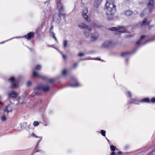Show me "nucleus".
I'll list each match as a JSON object with an SVG mask.
<instances>
[{
	"label": "nucleus",
	"mask_w": 155,
	"mask_h": 155,
	"mask_svg": "<svg viewBox=\"0 0 155 155\" xmlns=\"http://www.w3.org/2000/svg\"><path fill=\"white\" fill-rule=\"evenodd\" d=\"M105 6L107 19L108 20L113 19L116 11V6L114 4V0H107Z\"/></svg>",
	"instance_id": "obj_1"
},
{
	"label": "nucleus",
	"mask_w": 155,
	"mask_h": 155,
	"mask_svg": "<svg viewBox=\"0 0 155 155\" xmlns=\"http://www.w3.org/2000/svg\"><path fill=\"white\" fill-rule=\"evenodd\" d=\"M8 81L10 83L12 88H15L18 87V83L19 81L18 78L11 77L8 79Z\"/></svg>",
	"instance_id": "obj_2"
},
{
	"label": "nucleus",
	"mask_w": 155,
	"mask_h": 155,
	"mask_svg": "<svg viewBox=\"0 0 155 155\" xmlns=\"http://www.w3.org/2000/svg\"><path fill=\"white\" fill-rule=\"evenodd\" d=\"M109 30L112 31H116L115 33L116 35H119L121 33H124L125 31V29L124 27L122 26L111 27L109 28Z\"/></svg>",
	"instance_id": "obj_3"
},
{
	"label": "nucleus",
	"mask_w": 155,
	"mask_h": 155,
	"mask_svg": "<svg viewBox=\"0 0 155 155\" xmlns=\"http://www.w3.org/2000/svg\"><path fill=\"white\" fill-rule=\"evenodd\" d=\"M8 97L9 99L12 98L14 101H18L19 102L20 97L18 96L17 93L14 91H12L8 94Z\"/></svg>",
	"instance_id": "obj_4"
},
{
	"label": "nucleus",
	"mask_w": 155,
	"mask_h": 155,
	"mask_svg": "<svg viewBox=\"0 0 155 155\" xmlns=\"http://www.w3.org/2000/svg\"><path fill=\"white\" fill-rule=\"evenodd\" d=\"M41 91H42L44 92H47L49 89V87L48 85H44L43 84H41L39 85Z\"/></svg>",
	"instance_id": "obj_5"
},
{
	"label": "nucleus",
	"mask_w": 155,
	"mask_h": 155,
	"mask_svg": "<svg viewBox=\"0 0 155 155\" xmlns=\"http://www.w3.org/2000/svg\"><path fill=\"white\" fill-rule=\"evenodd\" d=\"M78 26L79 28H81L87 29L90 31H91V28L90 27H88L87 25L84 23L80 22L79 23Z\"/></svg>",
	"instance_id": "obj_6"
},
{
	"label": "nucleus",
	"mask_w": 155,
	"mask_h": 155,
	"mask_svg": "<svg viewBox=\"0 0 155 155\" xmlns=\"http://www.w3.org/2000/svg\"><path fill=\"white\" fill-rule=\"evenodd\" d=\"M87 13L88 10L87 8L84 9L82 12V15L83 17L86 21H89V20L88 18V15H87Z\"/></svg>",
	"instance_id": "obj_7"
},
{
	"label": "nucleus",
	"mask_w": 155,
	"mask_h": 155,
	"mask_svg": "<svg viewBox=\"0 0 155 155\" xmlns=\"http://www.w3.org/2000/svg\"><path fill=\"white\" fill-rule=\"evenodd\" d=\"M32 72H33V77H38V78L41 77V78H42L44 80H46L47 78V77H46L45 76H42L39 74L38 73L36 72L35 69H34L33 70Z\"/></svg>",
	"instance_id": "obj_8"
},
{
	"label": "nucleus",
	"mask_w": 155,
	"mask_h": 155,
	"mask_svg": "<svg viewBox=\"0 0 155 155\" xmlns=\"http://www.w3.org/2000/svg\"><path fill=\"white\" fill-rule=\"evenodd\" d=\"M154 4V1L153 0H150L149 1V2L147 5V8L149 10L150 12H151L153 8Z\"/></svg>",
	"instance_id": "obj_9"
},
{
	"label": "nucleus",
	"mask_w": 155,
	"mask_h": 155,
	"mask_svg": "<svg viewBox=\"0 0 155 155\" xmlns=\"http://www.w3.org/2000/svg\"><path fill=\"white\" fill-rule=\"evenodd\" d=\"M34 33L33 32H31L28 33L27 35H25L24 37L29 40H31V38L34 37Z\"/></svg>",
	"instance_id": "obj_10"
},
{
	"label": "nucleus",
	"mask_w": 155,
	"mask_h": 155,
	"mask_svg": "<svg viewBox=\"0 0 155 155\" xmlns=\"http://www.w3.org/2000/svg\"><path fill=\"white\" fill-rule=\"evenodd\" d=\"M99 34L97 32H95L91 35V40L92 41H94L96 40L99 37Z\"/></svg>",
	"instance_id": "obj_11"
},
{
	"label": "nucleus",
	"mask_w": 155,
	"mask_h": 155,
	"mask_svg": "<svg viewBox=\"0 0 155 155\" xmlns=\"http://www.w3.org/2000/svg\"><path fill=\"white\" fill-rule=\"evenodd\" d=\"M57 8L58 11L63 12L64 10V8L63 6L61 4V2H59L57 4Z\"/></svg>",
	"instance_id": "obj_12"
},
{
	"label": "nucleus",
	"mask_w": 155,
	"mask_h": 155,
	"mask_svg": "<svg viewBox=\"0 0 155 155\" xmlns=\"http://www.w3.org/2000/svg\"><path fill=\"white\" fill-rule=\"evenodd\" d=\"M12 108L11 107V104H8V106H6L5 109L4 110L5 112H6L8 114L9 112H11L12 111Z\"/></svg>",
	"instance_id": "obj_13"
},
{
	"label": "nucleus",
	"mask_w": 155,
	"mask_h": 155,
	"mask_svg": "<svg viewBox=\"0 0 155 155\" xmlns=\"http://www.w3.org/2000/svg\"><path fill=\"white\" fill-rule=\"evenodd\" d=\"M34 91L35 95H38L39 93H40V91H41L39 86H38L37 87L35 88Z\"/></svg>",
	"instance_id": "obj_14"
},
{
	"label": "nucleus",
	"mask_w": 155,
	"mask_h": 155,
	"mask_svg": "<svg viewBox=\"0 0 155 155\" xmlns=\"http://www.w3.org/2000/svg\"><path fill=\"white\" fill-rule=\"evenodd\" d=\"M112 44L110 41H106L104 42L102 45V46L104 47L107 48L110 46Z\"/></svg>",
	"instance_id": "obj_15"
},
{
	"label": "nucleus",
	"mask_w": 155,
	"mask_h": 155,
	"mask_svg": "<svg viewBox=\"0 0 155 155\" xmlns=\"http://www.w3.org/2000/svg\"><path fill=\"white\" fill-rule=\"evenodd\" d=\"M140 101L142 102L149 103L150 101L148 98L147 97L142 99Z\"/></svg>",
	"instance_id": "obj_16"
},
{
	"label": "nucleus",
	"mask_w": 155,
	"mask_h": 155,
	"mask_svg": "<svg viewBox=\"0 0 155 155\" xmlns=\"http://www.w3.org/2000/svg\"><path fill=\"white\" fill-rule=\"evenodd\" d=\"M70 86L73 87H76L80 86V84L78 82H76L75 83L73 84H71Z\"/></svg>",
	"instance_id": "obj_17"
},
{
	"label": "nucleus",
	"mask_w": 155,
	"mask_h": 155,
	"mask_svg": "<svg viewBox=\"0 0 155 155\" xmlns=\"http://www.w3.org/2000/svg\"><path fill=\"white\" fill-rule=\"evenodd\" d=\"M131 53V52H124L121 54V56L122 57H127L128 55V54H130Z\"/></svg>",
	"instance_id": "obj_18"
},
{
	"label": "nucleus",
	"mask_w": 155,
	"mask_h": 155,
	"mask_svg": "<svg viewBox=\"0 0 155 155\" xmlns=\"http://www.w3.org/2000/svg\"><path fill=\"white\" fill-rule=\"evenodd\" d=\"M125 15L127 16H130L133 14V12L131 11H127L125 12Z\"/></svg>",
	"instance_id": "obj_19"
},
{
	"label": "nucleus",
	"mask_w": 155,
	"mask_h": 155,
	"mask_svg": "<svg viewBox=\"0 0 155 155\" xmlns=\"http://www.w3.org/2000/svg\"><path fill=\"white\" fill-rule=\"evenodd\" d=\"M147 24V18H145L144 20L143 21L141 24V26H143L146 25Z\"/></svg>",
	"instance_id": "obj_20"
},
{
	"label": "nucleus",
	"mask_w": 155,
	"mask_h": 155,
	"mask_svg": "<svg viewBox=\"0 0 155 155\" xmlns=\"http://www.w3.org/2000/svg\"><path fill=\"white\" fill-rule=\"evenodd\" d=\"M146 37V36L145 35H142L141 36V37L140 38V39L137 41V42L136 43V44L137 45H138V44H140V43L141 40L144 37Z\"/></svg>",
	"instance_id": "obj_21"
},
{
	"label": "nucleus",
	"mask_w": 155,
	"mask_h": 155,
	"mask_svg": "<svg viewBox=\"0 0 155 155\" xmlns=\"http://www.w3.org/2000/svg\"><path fill=\"white\" fill-rule=\"evenodd\" d=\"M88 31H87V30H86L84 31V35L86 37H88L89 36L91 31H90L88 29Z\"/></svg>",
	"instance_id": "obj_22"
},
{
	"label": "nucleus",
	"mask_w": 155,
	"mask_h": 155,
	"mask_svg": "<svg viewBox=\"0 0 155 155\" xmlns=\"http://www.w3.org/2000/svg\"><path fill=\"white\" fill-rule=\"evenodd\" d=\"M110 147L111 150L113 151V152H114L116 149L117 150V149L115 146H114L113 145H110Z\"/></svg>",
	"instance_id": "obj_23"
},
{
	"label": "nucleus",
	"mask_w": 155,
	"mask_h": 155,
	"mask_svg": "<svg viewBox=\"0 0 155 155\" xmlns=\"http://www.w3.org/2000/svg\"><path fill=\"white\" fill-rule=\"evenodd\" d=\"M59 12L58 11V14H59V16L60 18H61V17H62V16H65V14L64 13H62L61 12Z\"/></svg>",
	"instance_id": "obj_24"
},
{
	"label": "nucleus",
	"mask_w": 155,
	"mask_h": 155,
	"mask_svg": "<svg viewBox=\"0 0 155 155\" xmlns=\"http://www.w3.org/2000/svg\"><path fill=\"white\" fill-rule=\"evenodd\" d=\"M67 45V41L66 40H65L63 41V45L64 48H66Z\"/></svg>",
	"instance_id": "obj_25"
},
{
	"label": "nucleus",
	"mask_w": 155,
	"mask_h": 155,
	"mask_svg": "<svg viewBox=\"0 0 155 155\" xmlns=\"http://www.w3.org/2000/svg\"><path fill=\"white\" fill-rule=\"evenodd\" d=\"M1 119L3 121H5L6 119L5 116L4 115H3L1 117Z\"/></svg>",
	"instance_id": "obj_26"
},
{
	"label": "nucleus",
	"mask_w": 155,
	"mask_h": 155,
	"mask_svg": "<svg viewBox=\"0 0 155 155\" xmlns=\"http://www.w3.org/2000/svg\"><path fill=\"white\" fill-rule=\"evenodd\" d=\"M101 133L103 136L104 137L105 136L106 131L105 130H101Z\"/></svg>",
	"instance_id": "obj_27"
},
{
	"label": "nucleus",
	"mask_w": 155,
	"mask_h": 155,
	"mask_svg": "<svg viewBox=\"0 0 155 155\" xmlns=\"http://www.w3.org/2000/svg\"><path fill=\"white\" fill-rule=\"evenodd\" d=\"M155 38L154 39H149L148 40H147L144 43H143L142 44L143 45H144L146 44V43H147L148 42H150V41L155 40Z\"/></svg>",
	"instance_id": "obj_28"
},
{
	"label": "nucleus",
	"mask_w": 155,
	"mask_h": 155,
	"mask_svg": "<svg viewBox=\"0 0 155 155\" xmlns=\"http://www.w3.org/2000/svg\"><path fill=\"white\" fill-rule=\"evenodd\" d=\"M33 125L34 126H37L39 125V123L36 121H35L33 124Z\"/></svg>",
	"instance_id": "obj_29"
},
{
	"label": "nucleus",
	"mask_w": 155,
	"mask_h": 155,
	"mask_svg": "<svg viewBox=\"0 0 155 155\" xmlns=\"http://www.w3.org/2000/svg\"><path fill=\"white\" fill-rule=\"evenodd\" d=\"M35 137L36 138H41L40 140L38 141V142L37 143V146H38V145L39 142L41 140V139H42V137H38V136H37L36 135Z\"/></svg>",
	"instance_id": "obj_30"
},
{
	"label": "nucleus",
	"mask_w": 155,
	"mask_h": 155,
	"mask_svg": "<svg viewBox=\"0 0 155 155\" xmlns=\"http://www.w3.org/2000/svg\"><path fill=\"white\" fill-rule=\"evenodd\" d=\"M150 101L152 103H155V97L152 98Z\"/></svg>",
	"instance_id": "obj_31"
},
{
	"label": "nucleus",
	"mask_w": 155,
	"mask_h": 155,
	"mask_svg": "<svg viewBox=\"0 0 155 155\" xmlns=\"http://www.w3.org/2000/svg\"><path fill=\"white\" fill-rule=\"evenodd\" d=\"M54 81V79L53 78L50 79L49 80V81L50 83H53Z\"/></svg>",
	"instance_id": "obj_32"
},
{
	"label": "nucleus",
	"mask_w": 155,
	"mask_h": 155,
	"mask_svg": "<svg viewBox=\"0 0 155 155\" xmlns=\"http://www.w3.org/2000/svg\"><path fill=\"white\" fill-rule=\"evenodd\" d=\"M84 54L82 53H80L78 54V56L79 57H82L84 56Z\"/></svg>",
	"instance_id": "obj_33"
},
{
	"label": "nucleus",
	"mask_w": 155,
	"mask_h": 155,
	"mask_svg": "<svg viewBox=\"0 0 155 155\" xmlns=\"http://www.w3.org/2000/svg\"><path fill=\"white\" fill-rule=\"evenodd\" d=\"M31 83L30 81H28L27 84V85L28 87H29L31 84Z\"/></svg>",
	"instance_id": "obj_34"
},
{
	"label": "nucleus",
	"mask_w": 155,
	"mask_h": 155,
	"mask_svg": "<svg viewBox=\"0 0 155 155\" xmlns=\"http://www.w3.org/2000/svg\"><path fill=\"white\" fill-rule=\"evenodd\" d=\"M127 94H128V97H131V92L130 91H128L127 92Z\"/></svg>",
	"instance_id": "obj_35"
},
{
	"label": "nucleus",
	"mask_w": 155,
	"mask_h": 155,
	"mask_svg": "<svg viewBox=\"0 0 155 155\" xmlns=\"http://www.w3.org/2000/svg\"><path fill=\"white\" fill-rule=\"evenodd\" d=\"M67 73V71L64 70L63 71L62 74L63 75H65Z\"/></svg>",
	"instance_id": "obj_36"
},
{
	"label": "nucleus",
	"mask_w": 155,
	"mask_h": 155,
	"mask_svg": "<svg viewBox=\"0 0 155 155\" xmlns=\"http://www.w3.org/2000/svg\"><path fill=\"white\" fill-rule=\"evenodd\" d=\"M154 152V150H152V151L149 152L147 155H152L153 153Z\"/></svg>",
	"instance_id": "obj_37"
},
{
	"label": "nucleus",
	"mask_w": 155,
	"mask_h": 155,
	"mask_svg": "<svg viewBox=\"0 0 155 155\" xmlns=\"http://www.w3.org/2000/svg\"><path fill=\"white\" fill-rule=\"evenodd\" d=\"M135 100L134 99H132L130 102V103H134V104H136V103H135V101H134Z\"/></svg>",
	"instance_id": "obj_38"
},
{
	"label": "nucleus",
	"mask_w": 155,
	"mask_h": 155,
	"mask_svg": "<svg viewBox=\"0 0 155 155\" xmlns=\"http://www.w3.org/2000/svg\"><path fill=\"white\" fill-rule=\"evenodd\" d=\"M40 68H41V66L38 65L37 66L36 68V69L37 70H39Z\"/></svg>",
	"instance_id": "obj_39"
},
{
	"label": "nucleus",
	"mask_w": 155,
	"mask_h": 155,
	"mask_svg": "<svg viewBox=\"0 0 155 155\" xmlns=\"http://www.w3.org/2000/svg\"><path fill=\"white\" fill-rule=\"evenodd\" d=\"M144 11H143V12H142L141 13V14H140V16L141 17H143L144 16Z\"/></svg>",
	"instance_id": "obj_40"
},
{
	"label": "nucleus",
	"mask_w": 155,
	"mask_h": 155,
	"mask_svg": "<svg viewBox=\"0 0 155 155\" xmlns=\"http://www.w3.org/2000/svg\"><path fill=\"white\" fill-rule=\"evenodd\" d=\"M27 124V123L26 122L23 123L22 124V125L21 126V128H22V125L24 126V125H26Z\"/></svg>",
	"instance_id": "obj_41"
},
{
	"label": "nucleus",
	"mask_w": 155,
	"mask_h": 155,
	"mask_svg": "<svg viewBox=\"0 0 155 155\" xmlns=\"http://www.w3.org/2000/svg\"><path fill=\"white\" fill-rule=\"evenodd\" d=\"M77 65H78V64L77 63H74L73 65V68H76L77 67Z\"/></svg>",
	"instance_id": "obj_42"
},
{
	"label": "nucleus",
	"mask_w": 155,
	"mask_h": 155,
	"mask_svg": "<svg viewBox=\"0 0 155 155\" xmlns=\"http://www.w3.org/2000/svg\"><path fill=\"white\" fill-rule=\"evenodd\" d=\"M88 59H94V60H101V59L98 58H96V59H90V58H87V59H86V60H88Z\"/></svg>",
	"instance_id": "obj_43"
},
{
	"label": "nucleus",
	"mask_w": 155,
	"mask_h": 155,
	"mask_svg": "<svg viewBox=\"0 0 155 155\" xmlns=\"http://www.w3.org/2000/svg\"><path fill=\"white\" fill-rule=\"evenodd\" d=\"M61 53L62 54V57H63V58L64 59H65L66 58V56L65 55L63 54L62 53Z\"/></svg>",
	"instance_id": "obj_44"
},
{
	"label": "nucleus",
	"mask_w": 155,
	"mask_h": 155,
	"mask_svg": "<svg viewBox=\"0 0 155 155\" xmlns=\"http://www.w3.org/2000/svg\"><path fill=\"white\" fill-rule=\"evenodd\" d=\"M51 32L52 34L53 38H54V37H55V34L53 32L51 31Z\"/></svg>",
	"instance_id": "obj_45"
},
{
	"label": "nucleus",
	"mask_w": 155,
	"mask_h": 155,
	"mask_svg": "<svg viewBox=\"0 0 155 155\" xmlns=\"http://www.w3.org/2000/svg\"><path fill=\"white\" fill-rule=\"evenodd\" d=\"M3 105V104L0 101V108Z\"/></svg>",
	"instance_id": "obj_46"
},
{
	"label": "nucleus",
	"mask_w": 155,
	"mask_h": 155,
	"mask_svg": "<svg viewBox=\"0 0 155 155\" xmlns=\"http://www.w3.org/2000/svg\"><path fill=\"white\" fill-rule=\"evenodd\" d=\"M31 135L32 136L35 137L36 135H35L34 133H32L31 134Z\"/></svg>",
	"instance_id": "obj_47"
},
{
	"label": "nucleus",
	"mask_w": 155,
	"mask_h": 155,
	"mask_svg": "<svg viewBox=\"0 0 155 155\" xmlns=\"http://www.w3.org/2000/svg\"><path fill=\"white\" fill-rule=\"evenodd\" d=\"M115 153L114 152H112L111 154V155H115Z\"/></svg>",
	"instance_id": "obj_48"
},
{
	"label": "nucleus",
	"mask_w": 155,
	"mask_h": 155,
	"mask_svg": "<svg viewBox=\"0 0 155 155\" xmlns=\"http://www.w3.org/2000/svg\"><path fill=\"white\" fill-rule=\"evenodd\" d=\"M118 153L119 154H120H120H122V152H120H120H118Z\"/></svg>",
	"instance_id": "obj_49"
},
{
	"label": "nucleus",
	"mask_w": 155,
	"mask_h": 155,
	"mask_svg": "<svg viewBox=\"0 0 155 155\" xmlns=\"http://www.w3.org/2000/svg\"><path fill=\"white\" fill-rule=\"evenodd\" d=\"M53 29V26H52L50 28L51 30H52Z\"/></svg>",
	"instance_id": "obj_50"
},
{
	"label": "nucleus",
	"mask_w": 155,
	"mask_h": 155,
	"mask_svg": "<svg viewBox=\"0 0 155 155\" xmlns=\"http://www.w3.org/2000/svg\"><path fill=\"white\" fill-rule=\"evenodd\" d=\"M106 139H107V141L109 142V143L110 142V141L107 138H106Z\"/></svg>",
	"instance_id": "obj_51"
},
{
	"label": "nucleus",
	"mask_w": 155,
	"mask_h": 155,
	"mask_svg": "<svg viewBox=\"0 0 155 155\" xmlns=\"http://www.w3.org/2000/svg\"><path fill=\"white\" fill-rule=\"evenodd\" d=\"M132 36L131 35H129L127 36V37H132Z\"/></svg>",
	"instance_id": "obj_52"
},
{
	"label": "nucleus",
	"mask_w": 155,
	"mask_h": 155,
	"mask_svg": "<svg viewBox=\"0 0 155 155\" xmlns=\"http://www.w3.org/2000/svg\"><path fill=\"white\" fill-rule=\"evenodd\" d=\"M102 0H97V1L98 2H101Z\"/></svg>",
	"instance_id": "obj_53"
},
{
	"label": "nucleus",
	"mask_w": 155,
	"mask_h": 155,
	"mask_svg": "<svg viewBox=\"0 0 155 155\" xmlns=\"http://www.w3.org/2000/svg\"><path fill=\"white\" fill-rule=\"evenodd\" d=\"M55 40V41H56V42H57V43H58V40H57V39H56Z\"/></svg>",
	"instance_id": "obj_54"
},
{
	"label": "nucleus",
	"mask_w": 155,
	"mask_h": 155,
	"mask_svg": "<svg viewBox=\"0 0 155 155\" xmlns=\"http://www.w3.org/2000/svg\"><path fill=\"white\" fill-rule=\"evenodd\" d=\"M150 23V21H149L148 22V25L149 26V24Z\"/></svg>",
	"instance_id": "obj_55"
},
{
	"label": "nucleus",
	"mask_w": 155,
	"mask_h": 155,
	"mask_svg": "<svg viewBox=\"0 0 155 155\" xmlns=\"http://www.w3.org/2000/svg\"><path fill=\"white\" fill-rule=\"evenodd\" d=\"M54 39L55 40L56 39H57L55 37H54Z\"/></svg>",
	"instance_id": "obj_56"
},
{
	"label": "nucleus",
	"mask_w": 155,
	"mask_h": 155,
	"mask_svg": "<svg viewBox=\"0 0 155 155\" xmlns=\"http://www.w3.org/2000/svg\"><path fill=\"white\" fill-rule=\"evenodd\" d=\"M54 39L55 40L56 39H57L55 37H54Z\"/></svg>",
	"instance_id": "obj_57"
},
{
	"label": "nucleus",
	"mask_w": 155,
	"mask_h": 155,
	"mask_svg": "<svg viewBox=\"0 0 155 155\" xmlns=\"http://www.w3.org/2000/svg\"><path fill=\"white\" fill-rule=\"evenodd\" d=\"M126 62L127 63V62H128V59H126Z\"/></svg>",
	"instance_id": "obj_58"
},
{
	"label": "nucleus",
	"mask_w": 155,
	"mask_h": 155,
	"mask_svg": "<svg viewBox=\"0 0 155 155\" xmlns=\"http://www.w3.org/2000/svg\"><path fill=\"white\" fill-rule=\"evenodd\" d=\"M150 27L149 26V29H150Z\"/></svg>",
	"instance_id": "obj_59"
},
{
	"label": "nucleus",
	"mask_w": 155,
	"mask_h": 155,
	"mask_svg": "<svg viewBox=\"0 0 155 155\" xmlns=\"http://www.w3.org/2000/svg\"><path fill=\"white\" fill-rule=\"evenodd\" d=\"M39 151L38 150V151H36V152H39Z\"/></svg>",
	"instance_id": "obj_60"
},
{
	"label": "nucleus",
	"mask_w": 155,
	"mask_h": 155,
	"mask_svg": "<svg viewBox=\"0 0 155 155\" xmlns=\"http://www.w3.org/2000/svg\"><path fill=\"white\" fill-rule=\"evenodd\" d=\"M29 49L31 50V48H29Z\"/></svg>",
	"instance_id": "obj_61"
},
{
	"label": "nucleus",
	"mask_w": 155,
	"mask_h": 155,
	"mask_svg": "<svg viewBox=\"0 0 155 155\" xmlns=\"http://www.w3.org/2000/svg\"><path fill=\"white\" fill-rule=\"evenodd\" d=\"M1 98V97L0 96V98Z\"/></svg>",
	"instance_id": "obj_62"
},
{
	"label": "nucleus",
	"mask_w": 155,
	"mask_h": 155,
	"mask_svg": "<svg viewBox=\"0 0 155 155\" xmlns=\"http://www.w3.org/2000/svg\"><path fill=\"white\" fill-rule=\"evenodd\" d=\"M149 1H150V0H148Z\"/></svg>",
	"instance_id": "obj_63"
}]
</instances>
